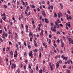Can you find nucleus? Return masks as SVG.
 Segmentation results:
<instances>
[{
  "label": "nucleus",
  "mask_w": 73,
  "mask_h": 73,
  "mask_svg": "<svg viewBox=\"0 0 73 73\" xmlns=\"http://www.w3.org/2000/svg\"><path fill=\"white\" fill-rule=\"evenodd\" d=\"M30 41H32V37L30 38Z\"/></svg>",
  "instance_id": "38"
},
{
  "label": "nucleus",
  "mask_w": 73,
  "mask_h": 73,
  "mask_svg": "<svg viewBox=\"0 0 73 73\" xmlns=\"http://www.w3.org/2000/svg\"><path fill=\"white\" fill-rule=\"evenodd\" d=\"M24 69L25 70V69H26V65H25L24 67Z\"/></svg>",
  "instance_id": "39"
},
{
  "label": "nucleus",
  "mask_w": 73,
  "mask_h": 73,
  "mask_svg": "<svg viewBox=\"0 0 73 73\" xmlns=\"http://www.w3.org/2000/svg\"><path fill=\"white\" fill-rule=\"evenodd\" d=\"M51 29L52 31H54V29L53 27H52Z\"/></svg>",
  "instance_id": "23"
},
{
  "label": "nucleus",
  "mask_w": 73,
  "mask_h": 73,
  "mask_svg": "<svg viewBox=\"0 0 73 73\" xmlns=\"http://www.w3.org/2000/svg\"><path fill=\"white\" fill-rule=\"evenodd\" d=\"M35 52H37V49H35Z\"/></svg>",
  "instance_id": "36"
},
{
  "label": "nucleus",
  "mask_w": 73,
  "mask_h": 73,
  "mask_svg": "<svg viewBox=\"0 0 73 73\" xmlns=\"http://www.w3.org/2000/svg\"><path fill=\"white\" fill-rule=\"evenodd\" d=\"M24 55L25 56H27V52H25V53Z\"/></svg>",
  "instance_id": "54"
},
{
  "label": "nucleus",
  "mask_w": 73,
  "mask_h": 73,
  "mask_svg": "<svg viewBox=\"0 0 73 73\" xmlns=\"http://www.w3.org/2000/svg\"><path fill=\"white\" fill-rule=\"evenodd\" d=\"M64 44L63 43H62L61 45V47L62 48H63V47H64Z\"/></svg>",
  "instance_id": "16"
},
{
  "label": "nucleus",
  "mask_w": 73,
  "mask_h": 73,
  "mask_svg": "<svg viewBox=\"0 0 73 73\" xmlns=\"http://www.w3.org/2000/svg\"><path fill=\"white\" fill-rule=\"evenodd\" d=\"M56 29L55 28H54V32H56Z\"/></svg>",
  "instance_id": "58"
},
{
  "label": "nucleus",
  "mask_w": 73,
  "mask_h": 73,
  "mask_svg": "<svg viewBox=\"0 0 73 73\" xmlns=\"http://www.w3.org/2000/svg\"><path fill=\"white\" fill-rule=\"evenodd\" d=\"M9 49V47H7V51H8Z\"/></svg>",
  "instance_id": "51"
},
{
  "label": "nucleus",
  "mask_w": 73,
  "mask_h": 73,
  "mask_svg": "<svg viewBox=\"0 0 73 73\" xmlns=\"http://www.w3.org/2000/svg\"><path fill=\"white\" fill-rule=\"evenodd\" d=\"M42 15L44 16V17H46V14H45V12L44 11H42Z\"/></svg>",
  "instance_id": "4"
},
{
  "label": "nucleus",
  "mask_w": 73,
  "mask_h": 73,
  "mask_svg": "<svg viewBox=\"0 0 73 73\" xmlns=\"http://www.w3.org/2000/svg\"><path fill=\"white\" fill-rule=\"evenodd\" d=\"M51 25L52 27H53V23H51Z\"/></svg>",
  "instance_id": "43"
},
{
  "label": "nucleus",
  "mask_w": 73,
  "mask_h": 73,
  "mask_svg": "<svg viewBox=\"0 0 73 73\" xmlns=\"http://www.w3.org/2000/svg\"><path fill=\"white\" fill-rule=\"evenodd\" d=\"M21 26L22 28H24V25H23V24H21Z\"/></svg>",
  "instance_id": "34"
},
{
  "label": "nucleus",
  "mask_w": 73,
  "mask_h": 73,
  "mask_svg": "<svg viewBox=\"0 0 73 73\" xmlns=\"http://www.w3.org/2000/svg\"><path fill=\"white\" fill-rule=\"evenodd\" d=\"M39 17L40 18V20H41V19H42V16H41V15H40Z\"/></svg>",
  "instance_id": "29"
},
{
  "label": "nucleus",
  "mask_w": 73,
  "mask_h": 73,
  "mask_svg": "<svg viewBox=\"0 0 73 73\" xmlns=\"http://www.w3.org/2000/svg\"><path fill=\"white\" fill-rule=\"evenodd\" d=\"M56 50L58 52V53H59L60 51L59 50L58 48H57Z\"/></svg>",
  "instance_id": "59"
},
{
  "label": "nucleus",
  "mask_w": 73,
  "mask_h": 73,
  "mask_svg": "<svg viewBox=\"0 0 73 73\" xmlns=\"http://www.w3.org/2000/svg\"><path fill=\"white\" fill-rule=\"evenodd\" d=\"M6 61H7V62H8V59L7 58H6Z\"/></svg>",
  "instance_id": "60"
},
{
  "label": "nucleus",
  "mask_w": 73,
  "mask_h": 73,
  "mask_svg": "<svg viewBox=\"0 0 73 73\" xmlns=\"http://www.w3.org/2000/svg\"><path fill=\"white\" fill-rule=\"evenodd\" d=\"M1 23H3V20L2 19H1V20L0 19V24Z\"/></svg>",
  "instance_id": "31"
},
{
  "label": "nucleus",
  "mask_w": 73,
  "mask_h": 73,
  "mask_svg": "<svg viewBox=\"0 0 73 73\" xmlns=\"http://www.w3.org/2000/svg\"><path fill=\"white\" fill-rule=\"evenodd\" d=\"M10 54H11V55H13V52H12V51H11L10 52Z\"/></svg>",
  "instance_id": "37"
},
{
  "label": "nucleus",
  "mask_w": 73,
  "mask_h": 73,
  "mask_svg": "<svg viewBox=\"0 0 73 73\" xmlns=\"http://www.w3.org/2000/svg\"><path fill=\"white\" fill-rule=\"evenodd\" d=\"M0 40L1 42H3V39H2V38H1L0 39Z\"/></svg>",
  "instance_id": "47"
},
{
  "label": "nucleus",
  "mask_w": 73,
  "mask_h": 73,
  "mask_svg": "<svg viewBox=\"0 0 73 73\" xmlns=\"http://www.w3.org/2000/svg\"><path fill=\"white\" fill-rule=\"evenodd\" d=\"M36 70H38V66H36Z\"/></svg>",
  "instance_id": "30"
},
{
  "label": "nucleus",
  "mask_w": 73,
  "mask_h": 73,
  "mask_svg": "<svg viewBox=\"0 0 73 73\" xmlns=\"http://www.w3.org/2000/svg\"><path fill=\"white\" fill-rule=\"evenodd\" d=\"M24 45L25 46H27V44H26V43L25 42H24Z\"/></svg>",
  "instance_id": "41"
},
{
  "label": "nucleus",
  "mask_w": 73,
  "mask_h": 73,
  "mask_svg": "<svg viewBox=\"0 0 73 73\" xmlns=\"http://www.w3.org/2000/svg\"><path fill=\"white\" fill-rule=\"evenodd\" d=\"M57 21L58 23H61V21H60V20H59V19H57Z\"/></svg>",
  "instance_id": "14"
},
{
  "label": "nucleus",
  "mask_w": 73,
  "mask_h": 73,
  "mask_svg": "<svg viewBox=\"0 0 73 73\" xmlns=\"http://www.w3.org/2000/svg\"><path fill=\"white\" fill-rule=\"evenodd\" d=\"M41 25H42L41 24H39V27H41Z\"/></svg>",
  "instance_id": "44"
},
{
  "label": "nucleus",
  "mask_w": 73,
  "mask_h": 73,
  "mask_svg": "<svg viewBox=\"0 0 73 73\" xmlns=\"http://www.w3.org/2000/svg\"><path fill=\"white\" fill-rule=\"evenodd\" d=\"M59 63L58 62H57L56 63V68H58V66H59Z\"/></svg>",
  "instance_id": "6"
},
{
  "label": "nucleus",
  "mask_w": 73,
  "mask_h": 73,
  "mask_svg": "<svg viewBox=\"0 0 73 73\" xmlns=\"http://www.w3.org/2000/svg\"><path fill=\"white\" fill-rule=\"evenodd\" d=\"M60 5L61 6V9H63V5H62L61 3L60 4Z\"/></svg>",
  "instance_id": "12"
},
{
  "label": "nucleus",
  "mask_w": 73,
  "mask_h": 73,
  "mask_svg": "<svg viewBox=\"0 0 73 73\" xmlns=\"http://www.w3.org/2000/svg\"><path fill=\"white\" fill-rule=\"evenodd\" d=\"M50 43H51V40L50 39L48 41V44H50Z\"/></svg>",
  "instance_id": "20"
},
{
  "label": "nucleus",
  "mask_w": 73,
  "mask_h": 73,
  "mask_svg": "<svg viewBox=\"0 0 73 73\" xmlns=\"http://www.w3.org/2000/svg\"><path fill=\"white\" fill-rule=\"evenodd\" d=\"M39 73H42V69H41V70H39Z\"/></svg>",
  "instance_id": "13"
},
{
  "label": "nucleus",
  "mask_w": 73,
  "mask_h": 73,
  "mask_svg": "<svg viewBox=\"0 0 73 73\" xmlns=\"http://www.w3.org/2000/svg\"><path fill=\"white\" fill-rule=\"evenodd\" d=\"M16 47L17 48H18V44H16Z\"/></svg>",
  "instance_id": "57"
},
{
  "label": "nucleus",
  "mask_w": 73,
  "mask_h": 73,
  "mask_svg": "<svg viewBox=\"0 0 73 73\" xmlns=\"http://www.w3.org/2000/svg\"><path fill=\"white\" fill-rule=\"evenodd\" d=\"M5 36L6 37H7V36H8V34L7 33H6V34L5 35Z\"/></svg>",
  "instance_id": "61"
},
{
  "label": "nucleus",
  "mask_w": 73,
  "mask_h": 73,
  "mask_svg": "<svg viewBox=\"0 0 73 73\" xmlns=\"http://www.w3.org/2000/svg\"><path fill=\"white\" fill-rule=\"evenodd\" d=\"M68 26L69 27H71V25H70V22H68Z\"/></svg>",
  "instance_id": "17"
},
{
  "label": "nucleus",
  "mask_w": 73,
  "mask_h": 73,
  "mask_svg": "<svg viewBox=\"0 0 73 73\" xmlns=\"http://www.w3.org/2000/svg\"><path fill=\"white\" fill-rule=\"evenodd\" d=\"M56 33L58 35H60V31L56 32Z\"/></svg>",
  "instance_id": "19"
},
{
  "label": "nucleus",
  "mask_w": 73,
  "mask_h": 73,
  "mask_svg": "<svg viewBox=\"0 0 73 73\" xmlns=\"http://www.w3.org/2000/svg\"><path fill=\"white\" fill-rule=\"evenodd\" d=\"M67 72L68 73H70V71L69 70H67Z\"/></svg>",
  "instance_id": "25"
},
{
  "label": "nucleus",
  "mask_w": 73,
  "mask_h": 73,
  "mask_svg": "<svg viewBox=\"0 0 73 73\" xmlns=\"http://www.w3.org/2000/svg\"><path fill=\"white\" fill-rule=\"evenodd\" d=\"M70 60H69L67 61V62L68 64H70Z\"/></svg>",
  "instance_id": "11"
},
{
  "label": "nucleus",
  "mask_w": 73,
  "mask_h": 73,
  "mask_svg": "<svg viewBox=\"0 0 73 73\" xmlns=\"http://www.w3.org/2000/svg\"><path fill=\"white\" fill-rule=\"evenodd\" d=\"M68 59V58L67 57H64L63 58V60H65V61H66L67 60V59Z\"/></svg>",
  "instance_id": "10"
},
{
  "label": "nucleus",
  "mask_w": 73,
  "mask_h": 73,
  "mask_svg": "<svg viewBox=\"0 0 73 73\" xmlns=\"http://www.w3.org/2000/svg\"><path fill=\"white\" fill-rule=\"evenodd\" d=\"M32 23L33 24H35V22L33 21H32Z\"/></svg>",
  "instance_id": "63"
},
{
  "label": "nucleus",
  "mask_w": 73,
  "mask_h": 73,
  "mask_svg": "<svg viewBox=\"0 0 73 73\" xmlns=\"http://www.w3.org/2000/svg\"><path fill=\"white\" fill-rule=\"evenodd\" d=\"M54 16L55 17H57V14L55 13L54 14Z\"/></svg>",
  "instance_id": "28"
},
{
  "label": "nucleus",
  "mask_w": 73,
  "mask_h": 73,
  "mask_svg": "<svg viewBox=\"0 0 73 73\" xmlns=\"http://www.w3.org/2000/svg\"><path fill=\"white\" fill-rule=\"evenodd\" d=\"M15 38V41H17V36H16Z\"/></svg>",
  "instance_id": "24"
},
{
  "label": "nucleus",
  "mask_w": 73,
  "mask_h": 73,
  "mask_svg": "<svg viewBox=\"0 0 73 73\" xmlns=\"http://www.w3.org/2000/svg\"><path fill=\"white\" fill-rule=\"evenodd\" d=\"M69 17H67V18L68 19V20H69V19H72V17L71 16H69Z\"/></svg>",
  "instance_id": "9"
},
{
  "label": "nucleus",
  "mask_w": 73,
  "mask_h": 73,
  "mask_svg": "<svg viewBox=\"0 0 73 73\" xmlns=\"http://www.w3.org/2000/svg\"><path fill=\"white\" fill-rule=\"evenodd\" d=\"M54 46H55V47H57V44H54Z\"/></svg>",
  "instance_id": "55"
},
{
  "label": "nucleus",
  "mask_w": 73,
  "mask_h": 73,
  "mask_svg": "<svg viewBox=\"0 0 73 73\" xmlns=\"http://www.w3.org/2000/svg\"><path fill=\"white\" fill-rule=\"evenodd\" d=\"M4 7L5 8H7V5H5L4 6Z\"/></svg>",
  "instance_id": "48"
},
{
  "label": "nucleus",
  "mask_w": 73,
  "mask_h": 73,
  "mask_svg": "<svg viewBox=\"0 0 73 73\" xmlns=\"http://www.w3.org/2000/svg\"><path fill=\"white\" fill-rule=\"evenodd\" d=\"M43 71L44 73L45 72V68H43Z\"/></svg>",
  "instance_id": "32"
},
{
  "label": "nucleus",
  "mask_w": 73,
  "mask_h": 73,
  "mask_svg": "<svg viewBox=\"0 0 73 73\" xmlns=\"http://www.w3.org/2000/svg\"><path fill=\"white\" fill-rule=\"evenodd\" d=\"M28 47L29 49H31V46H30V45H28Z\"/></svg>",
  "instance_id": "21"
},
{
  "label": "nucleus",
  "mask_w": 73,
  "mask_h": 73,
  "mask_svg": "<svg viewBox=\"0 0 73 73\" xmlns=\"http://www.w3.org/2000/svg\"><path fill=\"white\" fill-rule=\"evenodd\" d=\"M32 53H33V52L32 51H31L29 53V56H31V55L32 54Z\"/></svg>",
  "instance_id": "8"
},
{
  "label": "nucleus",
  "mask_w": 73,
  "mask_h": 73,
  "mask_svg": "<svg viewBox=\"0 0 73 73\" xmlns=\"http://www.w3.org/2000/svg\"><path fill=\"white\" fill-rule=\"evenodd\" d=\"M25 62H26V64H27L28 63V60H25Z\"/></svg>",
  "instance_id": "52"
},
{
  "label": "nucleus",
  "mask_w": 73,
  "mask_h": 73,
  "mask_svg": "<svg viewBox=\"0 0 73 73\" xmlns=\"http://www.w3.org/2000/svg\"><path fill=\"white\" fill-rule=\"evenodd\" d=\"M35 46V47H37V43H35L34 44Z\"/></svg>",
  "instance_id": "15"
},
{
  "label": "nucleus",
  "mask_w": 73,
  "mask_h": 73,
  "mask_svg": "<svg viewBox=\"0 0 73 73\" xmlns=\"http://www.w3.org/2000/svg\"><path fill=\"white\" fill-rule=\"evenodd\" d=\"M54 52L55 53H57V51L55 49H54Z\"/></svg>",
  "instance_id": "53"
},
{
  "label": "nucleus",
  "mask_w": 73,
  "mask_h": 73,
  "mask_svg": "<svg viewBox=\"0 0 73 73\" xmlns=\"http://www.w3.org/2000/svg\"><path fill=\"white\" fill-rule=\"evenodd\" d=\"M32 8H35V6L33 5H32Z\"/></svg>",
  "instance_id": "27"
},
{
  "label": "nucleus",
  "mask_w": 73,
  "mask_h": 73,
  "mask_svg": "<svg viewBox=\"0 0 73 73\" xmlns=\"http://www.w3.org/2000/svg\"><path fill=\"white\" fill-rule=\"evenodd\" d=\"M37 10L38 11V12H39L40 11V9H39V8H38Z\"/></svg>",
  "instance_id": "56"
},
{
  "label": "nucleus",
  "mask_w": 73,
  "mask_h": 73,
  "mask_svg": "<svg viewBox=\"0 0 73 73\" xmlns=\"http://www.w3.org/2000/svg\"><path fill=\"white\" fill-rule=\"evenodd\" d=\"M45 21L46 23H48L49 21H48V19H47L46 18H45Z\"/></svg>",
  "instance_id": "5"
},
{
  "label": "nucleus",
  "mask_w": 73,
  "mask_h": 73,
  "mask_svg": "<svg viewBox=\"0 0 73 73\" xmlns=\"http://www.w3.org/2000/svg\"><path fill=\"white\" fill-rule=\"evenodd\" d=\"M29 36L30 37H31V36H33V35H32V33L31 32H29Z\"/></svg>",
  "instance_id": "3"
},
{
  "label": "nucleus",
  "mask_w": 73,
  "mask_h": 73,
  "mask_svg": "<svg viewBox=\"0 0 73 73\" xmlns=\"http://www.w3.org/2000/svg\"><path fill=\"white\" fill-rule=\"evenodd\" d=\"M50 7L52 9H53V6L52 5H51Z\"/></svg>",
  "instance_id": "22"
},
{
  "label": "nucleus",
  "mask_w": 73,
  "mask_h": 73,
  "mask_svg": "<svg viewBox=\"0 0 73 73\" xmlns=\"http://www.w3.org/2000/svg\"><path fill=\"white\" fill-rule=\"evenodd\" d=\"M57 41L58 43H59V42H60V39H58L57 40Z\"/></svg>",
  "instance_id": "45"
},
{
  "label": "nucleus",
  "mask_w": 73,
  "mask_h": 73,
  "mask_svg": "<svg viewBox=\"0 0 73 73\" xmlns=\"http://www.w3.org/2000/svg\"><path fill=\"white\" fill-rule=\"evenodd\" d=\"M26 32H28V29H26Z\"/></svg>",
  "instance_id": "49"
},
{
  "label": "nucleus",
  "mask_w": 73,
  "mask_h": 73,
  "mask_svg": "<svg viewBox=\"0 0 73 73\" xmlns=\"http://www.w3.org/2000/svg\"><path fill=\"white\" fill-rule=\"evenodd\" d=\"M8 33L9 35H11L12 34V33L11 32V31L10 30L9 31Z\"/></svg>",
  "instance_id": "18"
},
{
  "label": "nucleus",
  "mask_w": 73,
  "mask_h": 73,
  "mask_svg": "<svg viewBox=\"0 0 73 73\" xmlns=\"http://www.w3.org/2000/svg\"><path fill=\"white\" fill-rule=\"evenodd\" d=\"M49 38H51V37H52V35L50 34L49 35Z\"/></svg>",
  "instance_id": "42"
},
{
  "label": "nucleus",
  "mask_w": 73,
  "mask_h": 73,
  "mask_svg": "<svg viewBox=\"0 0 73 73\" xmlns=\"http://www.w3.org/2000/svg\"><path fill=\"white\" fill-rule=\"evenodd\" d=\"M49 65L51 66H52V64H51V63H50V62H49Z\"/></svg>",
  "instance_id": "40"
},
{
  "label": "nucleus",
  "mask_w": 73,
  "mask_h": 73,
  "mask_svg": "<svg viewBox=\"0 0 73 73\" xmlns=\"http://www.w3.org/2000/svg\"><path fill=\"white\" fill-rule=\"evenodd\" d=\"M26 29H28L29 27H28V25H26Z\"/></svg>",
  "instance_id": "50"
},
{
  "label": "nucleus",
  "mask_w": 73,
  "mask_h": 73,
  "mask_svg": "<svg viewBox=\"0 0 73 73\" xmlns=\"http://www.w3.org/2000/svg\"><path fill=\"white\" fill-rule=\"evenodd\" d=\"M61 15L62 17L63 16V15H62V13L59 12L58 13V17L60 19V17H61Z\"/></svg>",
  "instance_id": "1"
},
{
  "label": "nucleus",
  "mask_w": 73,
  "mask_h": 73,
  "mask_svg": "<svg viewBox=\"0 0 73 73\" xmlns=\"http://www.w3.org/2000/svg\"><path fill=\"white\" fill-rule=\"evenodd\" d=\"M5 48L4 47L3 48V52H5Z\"/></svg>",
  "instance_id": "35"
},
{
  "label": "nucleus",
  "mask_w": 73,
  "mask_h": 73,
  "mask_svg": "<svg viewBox=\"0 0 73 73\" xmlns=\"http://www.w3.org/2000/svg\"><path fill=\"white\" fill-rule=\"evenodd\" d=\"M4 29L5 30V31L6 32H7V28H6V27H5Z\"/></svg>",
  "instance_id": "46"
},
{
  "label": "nucleus",
  "mask_w": 73,
  "mask_h": 73,
  "mask_svg": "<svg viewBox=\"0 0 73 73\" xmlns=\"http://www.w3.org/2000/svg\"><path fill=\"white\" fill-rule=\"evenodd\" d=\"M3 33V35H5L6 34V33H5V31H4Z\"/></svg>",
  "instance_id": "64"
},
{
  "label": "nucleus",
  "mask_w": 73,
  "mask_h": 73,
  "mask_svg": "<svg viewBox=\"0 0 73 73\" xmlns=\"http://www.w3.org/2000/svg\"><path fill=\"white\" fill-rule=\"evenodd\" d=\"M50 68L51 70H53V66H50Z\"/></svg>",
  "instance_id": "26"
},
{
  "label": "nucleus",
  "mask_w": 73,
  "mask_h": 73,
  "mask_svg": "<svg viewBox=\"0 0 73 73\" xmlns=\"http://www.w3.org/2000/svg\"><path fill=\"white\" fill-rule=\"evenodd\" d=\"M59 25H60V26H61V27H62L63 26V25H62V24H60Z\"/></svg>",
  "instance_id": "62"
},
{
  "label": "nucleus",
  "mask_w": 73,
  "mask_h": 73,
  "mask_svg": "<svg viewBox=\"0 0 73 73\" xmlns=\"http://www.w3.org/2000/svg\"><path fill=\"white\" fill-rule=\"evenodd\" d=\"M41 33H40V36L44 35V34L43 33H44V30H42L41 31Z\"/></svg>",
  "instance_id": "2"
},
{
  "label": "nucleus",
  "mask_w": 73,
  "mask_h": 73,
  "mask_svg": "<svg viewBox=\"0 0 73 73\" xmlns=\"http://www.w3.org/2000/svg\"><path fill=\"white\" fill-rule=\"evenodd\" d=\"M55 24L56 25H58V22L57 21H56L55 22Z\"/></svg>",
  "instance_id": "33"
},
{
  "label": "nucleus",
  "mask_w": 73,
  "mask_h": 73,
  "mask_svg": "<svg viewBox=\"0 0 73 73\" xmlns=\"http://www.w3.org/2000/svg\"><path fill=\"white\" fill-rule=\"evenodd\" d=\"M7 19L6 17H5L2 18V19L4 21H5V19Z\"/></svg>",
  "instance_id": "7"
}]
</instances>
